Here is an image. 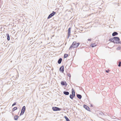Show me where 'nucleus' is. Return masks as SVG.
<instances>
[{"instance_id": "12", "label": "nucleus", "mask_w": 121, "mask_h": 121, "mask_svg": "<svg viewBox=\"0 0 121 121\" xmlns=\"http://www.w3.org/2000/svg\"><path fill=\"white\" fill-rule=\"evenodd\" d=\"M77 96L79 99H81L82 97V95L80 94H77Z\"/></svg>"}, {"instance_id": "29", "label": "nucleus", "mask_w": 121, "mask_h": 121, "mask_svg": "<svg viewBox=\"0 0 121 121\" xmlns=\"http://www.w3.org/2000/svg\"><path fill=\"white\" fill-rule=\"evenodd\" d=\"M88 41H90L91 40V39H88Z\"/></svg>"}, {"instance_id": "25", "label": "nucleus", "mask_w": 121, "mask_h": 121, "mask_svg": "<svg viewBox=\"0 0 121 121\" xmlns=\"http://www.w3.org/2000/svg\"><path fill=\"white\" fill-rule=\"evenodd\" d=\"M67 75L69 77H70V78L71 77V75L70 74V73L68 74Z\"/></svg>"}, {"instance_id": "13", "label": "nucleus", "mask_w": 121, "mask_h": 121, "mask_svg": "<svg viewBox=\"0 0 121 121\" xmlns=\"http://www.w3.org/2000/svg\"><path fill=\"white\" fill-rule=\"evenodd\" d=\"M63 93L64 94L66 95H68L69 94V92L65 91H64Z\"/></svg>"}, {"instance_id": "18", "label": "nucleus", "mask_w": 121, "mask_h": 121, "mask_svg": "<svg viewBox=\"0 0 121 121\" xmlns=\"http://www.w3.org/2000/svg\"><path fill=\"white\" fill-rule=\"evenodd\" d=\"M72 95L70 94V95L69 97L71 99H73V93L72 92Z\"/></svg>"}, {"instance_id": "30", "label": "nucleus", "mask_w": 121, "mask_h": 121, "mask_svg": "<svg viewBox=\"0 0 121 121\" xmlns=\"http://www.w3.org/2000/svg\"><path fill=\"white\" fill-rule=\"evenodd\" d=\"M119 63H120L121 64V61L120 62H119Z\"/></svg>"}, {"instance_id": "21", "label": "nucleus", "mask_w": 121, "mask_h": 121, "mask_svg": "<svg viewBox=\"0 0 121 121\" xmlns=\"http://www.w3.org/2000/svg\"><path fill=\"white\" fill-rule=\"evenodd\" d=\"M17 108L16 107H14L12 111L13 112L15 110L17 109Z\"/></svg>"}, {"instance_id": "5", "label": "nucleus", "mask_w": 121, "mask_h": 121, "mask_svg": "<svg viewBox=\"0 0 121 121\" xmlns=\"http://www.w3.org/2000/svg\"><path fill=\"white\" fill-rule=\"evenodd\" d=\"M52 109L53 111H60L61 110V108L56 107H53Z\"/></svg>"}, {"instance_id": "24", "label": "nucleus", "mask_w": 121, "mask_h": 121, "mask_svg": "<svg viewBox=\"0 0 121 121\" xmlns=\"http://www.w3.org/2000/svg\"><path fill=\"white\" fill-rule=\"evenodd\" d=\"M17 104L16 102H15L12 105V106H13L14 105H15Z\"/></svg>"}, {"instance_id": "10", "label": "nucleus", "mask_w": 121, "mask_h": 121, "mask_svg": "<svg viewBox=\"0 0 121 121\" xmlns=\"http://www.w3.org/2000/svg\"><path fill=\"white\" fill-rule=\"evenodd\" d=\"M118 35V33L117 32H113L112 33V35L113 36H116V35Z\"/></svg>"}, {"instance_id": "17", "label": "nucleus", "mask_w": 121, "mask_h": 121, "mask_svg": "<svg viewBox=\"0 0 121 121\" xmlns=\"http://www.w3.org/2000/svg\"><path fill=\"white\" fill-rule=\"evenodd\" d=\"M96 44L95 43H92L91 45V46L92 47H94L96 46Z\"/></svg>"}, {"instance_id": "16", "label": "nucleus", "mask_w": 121, "mask_h": 121, "mask_svg": "<svg viewBox=\"0 0 121 121\" xmlns=\"http://www.w3.org/2000/svg\"><path fill=\"white\" fill-rule=\"evenodd\" d=\"M18 116L17 115H16L14 117V120H17L18 118Z\"/></svg>"}, {"instance_id": "8", "label": "nucleus", "mask_w": 121, "mask_h": 121, "mask_svg": "<svg viewBox=\"0 0 121 121\" xmlns=\"http://www.w3.org/2000/svg\"><path fill=\"white\" fill-rule=\"evenodd\" d=\"M83 107L85 108L88 111H89L90 110V108L87 106L85 105H84L83 106Z\"/></svg>"}, {"instance_id": "11", "label": "nucleus", "mask_w": 121, "mask_h": 121, "mask_svg": "<svg viewBox=\"0 0 121 121\" xmlns=\"http://www.w3.org/2000/svg\"><path fill=\"white\" fill-rule=\"evenodd\" d=\"M72 92L73 93V96L74 97L75 96V92L73 89H72Z\"/></svg>"}, {"instance_id": "15", "label": "nucleus", "mask_w": 121, "mask_h": 121, "mask_svg": "<svg viewBox=\"0 0 121 121\" xmlns=\"http://www.w3.org/2000/svg\"><path fill=\"white\" fill-rule=\"evenodd\" d=\"M6 35L7 37V40L9 41L10 40V36L9 34L8 33H7L6 34Z\"/></svg>"}, {"instance_id": "19", "label": "nucleus", "mask_w": 121, "mask_h": 121, "mask_svg": "<svg viewBox=\"0 0 121 121\" xmlns=\"http://www.w3.org/2000/svg\"><path fill=\"white\" fill-rule=\"evenodd\" d=\"M68 56V54H64V58H65L67 57Z\"/></svg>"}, {"instance_id": "26", "label": "nucleus", "mask_w": 121, "mask_h": 121, "mask_svg": "<svg viewBox=\"0 0 121 121\" xmlns=\"http://www.w3.org/2000/svg\"><path fill=\"white\" fill-rule=\"evenodd\" d=\"M118 66L119 67H120L121 66V64L119 62L118 65Z\"/></svg>"}, {"instance_id": "2", "label": "nucleus", "mask_w": 121, "mask_h": 121, "mask_svg": "<svg viewBox=\"0 0 121 121\" xmlns=\"http://www.w3.org/2000/svg\"><path fill=\"white\" fill-rule=\"evenodd\" d=\"M76 42H73L72 44L71 45L69 48V49L70 50L72 48H76L80 44L79 43H76Z\"/></svg>"}, {"instance_id": "27", "label": "nucleus", "mask_w": 121, "mask_h": 121, "mask_svg": "<svg viewBox=\"0 0 121 121\" xmlns=\"http://www.w3.org/2000/svg\"><path fill=\"white\" fill-rule=\"evenodd\" d=\"M109 71V70H106L105 71L106 72V73H108V72Z\"/></svg>"}, {"instance_id": "3", "label": "nucleus", "mask_w": 121, "mask_h": 121, "mask_svg": "<svg viewBox=\"0 0 121 121\" xmlns=\"http://www.w3.org/2000/svg\"><path fill=\"white\" fill-rule=\"evenodd\" d=\"M26 110V107L25 106H24L22 108L21 112L20 114V116H21L22 115H23L25 112Z\"/></svg>"}, {"instance_id": "23", "label": "nucleus", "mask_w": 121, "mask_h": 121, "mask_svg": "<svg viewBox=\"0 0 121 121\" xmlns=\"http://www.w3.org/2000/svg\"><path fill=\"white\" fill-rule=\"evenodd\" d=\"M121 48V47H117V50H120Z\"/></svg>"}, {"instance_id": "6", "label": "nucleus", "mask_w": 121, "mask_h": 121, "mask_svg": "<svg viewBox=\"0 0 121 121\" xmlns=\"http://www.w3.org/2000/svg\"><path fill=\"white\" fill-rule=\"evenodd\" d=\"M59 71L63 73L64 71V68L63 65L61 66L60 68Z\"/></svg>"}, {"instance_id": "4", "label": "nucleus", "mask_w": 121, "mask_h": 121, "mask_svg": "<svg viewBox=\"0 0 121 121\" xmlns=\"http://www.w3.org/2000/svg\"><path fill=\"white\" fill-rule=\"evenodd\" d=\"M56 13V12L53 11L52 13H51L48 16V17L47 19H49L51 18L52 17L54 16Z\"/></svg>"}, {"instance_id": "9", "label": "nucleus", "mask_w": 121, "mask_h": 121, "mask_svg": "<svg viewBox=\"0 0 121 121\" xmlns=\"http://www.w3.org/2000/svg\"><path fill=\"white\" fill-rule=\"evenodd\" d=\"M61 85L64 86L65 85H67V84L66 83L65 81H62L61 82Z\"/></svg>"}, {"instance_id": "7", "label": "nucleus", "mask_w": 121, "mask_h": 121, "mask_svg": "<svg viewBox=\"0 0 121 121\" xmlns=\"http://www.w3.org/2000/svg\"><path fill=\"white\" fill-rule=\"evenodd\" d=\"M71 28L70 27L69 28L68 30V38L69 37L70 33L71 31Z\"/></svg>"}, {"instance_id": "14", "label": "nucleus", "mask_w": 121, "mask_h": 121, "mask_svg": "<svg viewBox=\"0 0 121 121\" xmlns=\"http://www.w3.org/2000/svg\"><path fill=\"white\" fill-rule=\"evenodd\" d=\"M62 60V59L61 58H60L58 60V63L60 64L61 63V62Z\"/></svg>"}, {"instance_id": "20", "label": "nucleus", "mask_w": 121, "mask_h": 121, "mask_svg": "<svg viewBox=\"0 0 121 121\" xmlns=\"http://www.w3.org/2000/svg\"><path fill=\"white\" fill-rule=\"evenodd\" d=\"M64 117L66 121H70L69 119L66 116H65Z\"/></svg>"}, {"instance_id": "28", "label": "nucleus", "mask_w": 121, "mask_h": 121, "mask_svg": "<svg viewBox=\"0 0 121 121\" xmlns=\"http://www.w3.org/2000/svg\"><path fill=\"white\" fill-rule=\"evenodd\" d=\"M99 114H101V115H102V114H103V113H102V112H101L99 113Z\"/></svg>"}, {"instance_id": "1", "label": "nucleus", "mask_w": 121, "mask_h": 121, "mask_svg": "<svg viewBox=\"0 0 121 121\" xmlns=\"http://www.w3.org/2000/svg\"><path fill=\"white\" fill-rule=\"evenodd\" d=\"M113 43H116L121 44V41H120V39L118 37H114L113 38Z\"/></svg>"}, {"instance_id": "22", "label": "nucleus", "mask_w": 121, "mask_h": 121, "mask_svg": "<svg viewBox=\"0 0 121 121\" xmlns=\"http://www.w3.org/2000/svg\"><path fill=\"white\" fill-rule=\"evenodd\" d=\"M109 40L111 42L113 43V38L110 39Z\"/></svg>"}]
</instances>
